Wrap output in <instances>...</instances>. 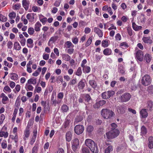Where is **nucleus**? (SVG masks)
Listing matches in <instances>:
<instances>
[{
	"instance_id": "37",
	"label": "nucleus",
	"mask_w": 153,
	"mask_h": 153,
	"mask_svg": "<svg viewBox=\"0 0 153 153\" xmlns=\"http://www.w3.org/2000/svg\"><path fill=\"white\" fill-rule=\"evenodd\" d=\"M141 134L142 135H145L147 132L146 128L144 126H143L141 129Z\"/></svg>"
},
{
	"instance_id": "48",
	"label": "nucleus",
	"mask_w": 153,
	"mask_h": 153,
	"mask_svg": "<svg viewBox=\"0 0 153 153\" xmlns=\"http://www.w3.org/2000/svg\"><path fill=\"white\" fill-rule=\"evenodd\" d=\"M120 46H121L122 48H128V44L126 42H124L121 43Z\"/></svg>"
},
{
	"instance_id": "52",
	"label": "nucleus",
	"mask_w": 153,
	"mask_h": 153,
	"mask_svg": "<svg viewBox=\"0 0 153 153\" xmlns=\"http://www.w3.org/2000/svg\"><path fill=\"white\" fill-rule=\"evenodd\" d=\"M5 118V116L3 114H1L0 116V125L1 124Z\"/></svg>"
},
{
	"instance_id": "46",
	"label": "nucleus",
	"mask_w": 153,
	"mask_h": 153,
	"mask_svg": "<svg viewBox=\"0 0 153 153\" xmlns=\"http://www.w3.org/2000/svg\"><path fill=\"white\" fill-rule=\"evenodd\" d=\"M28 33L30 35H32L34 34V30L33 27H30L28 28Z\"/></svg>"
},
{
	"instance_id": "18",
	"label": "nucleus",
	"mask_w": 153,
	"mask_h": 153,
	"mask_svg": "<svg viewBox=\"0 0 153 153\" xmlns=\"http://www.w3.org/2000/svg\"><path fill=\"white\" fill-rule=\"evenodd\" d=\"M132 23V27L133 29L135 31H138L141 30L142 28L141 26L137 25L134 22H133V19L131 21Z\"/></svg>"
},
{
	"instance_id": "53",
	"label": "nucleus",
	"mask_w": 153,
	"mask_h": 153,
	"mask_svg": "<svg viewBox=\"0 0 153 153\" xmlns=\"http://www.w3.org/2000/svg\"><path fill=\"white\" fill-rule=\"evenodd\" d=\"M76 79H73L71 80L69 82V84L71 85H75L76 83Z\"/></svg>"
},
{
	"instance_id": "56",
	"label": "nucleus",
	"mask_w": 153,
	"mask_h": 153,
	"mask_svg": "<svg viewBox=\"0 0 153 153\" xmlns=\"http://www.w3.org/2000/svg\"><path fill=\"white\" fill-rule=\"evenodd\" d=\"M82 120V118L81 116H78L77 117L76 119L75 122L76 123H78V122H80Z\"/></svg>"
},
{
	"instance_id": "33",
	"label": "nucleus",
	"mask_w": 153,
	"mask_h": 153,
	"mask_svg": "<svg viewBox=\"0 0 153 153\" xmlns=\"http://www.w3.org/2000/svg\"><path fill=\"white\" fill-rule=\"evenodd\" d=\"M62 58L64 60L68 61L70 60L71 57L68 54H65L62 55Z\"/></svg>"
},
{
	"instance_id": "21",
	"label": "nucleus",
	"mask_w": 153,
	"mask_h": 153,
	"mask_svg": "<svg viewBox=\"0 0 153 153\" xmlns=\"http://www.w3.org/2000/svg\"><path fill=\"white\" fill-rule=\"evenodd\" d=\"M37 132V131H34L33 132V134L31 139V141L30 143L31 145H33L35 141L36 137Z\"/></svg>"
},
{
	"instance_id": "35",
	"label": "nucleus",
	"mask_w": 153,
	"mask_h": 153,
	"mask_svg": "<svg viewBox=\"0 0 153 153\" xmlns=\"http://www.w3.org/2000/svg\"><path fill=\"white\" fill-rule=\"evenodd\" d=\"M102 97L104 99H107L109 98L108 91L104 92L102 94Z\"/></svg>"
},
{
	"instance_id": "17",
	"label": "nucleus",
	"mask_w": 153,
	"mask_h": 153,
	"mask_svg": "<svg viewBox=\"0 0 153 153\" xmlns=\"http://www.w3.org/2000/svg\"><path fill=\"white\" fill-rule=\"evenodd\" d=\"M94 31L99 36L101 37L103 36V33L102 31L97 27H94Z\"/></svg>"
},
{
	"instance_id": "28",
	"label": "nucleus",
	"mask_w": 153,
	"mask_h": 153,
	"mask_svg": "<svg viewBox=\"0 0 153 153\" xmlns=\"http://www.w3.org/2000/svg\"><path fill=\"white\" fill-rule=\"evenodd\" d=\"M36 83V79L35 78H30L28 79L27 81V83L30 84L35 85Z\"/></svg>"
},
{
	"instance_id": "12",
	"label": "nucleus",
	"mask_w": 153,
	"mask_h": 153,
	"mask_svg": "<svg viewBox=\"0 0 153 153\" xmlns=\"http://www.w3.org/2000/svg\"><path fill=\"white\" fill-rule=\"evenodd\" d=\"M140 114L141 117L146 118L148 115L147 109L144 108L142 109L140 111Z\"/></svg>"
},
{
	"instance_id": "64",
	"label": "nucleus",
	"mask_w": 153,
	"mask_h": 153,
	"mask_svg": "<svg viewBox=\"0 0 153 153\" xmlns=\"http://www.w3.org/2000/svg\"><path fill=\"white\" fill-rule=\"evenodd\" d=\"M109 98L112 97L115 94V92L113 91H108Z\"/></svg>"
},
{
	"instance_id": "1",
	"label": "nucleus",
	"mask_w": 153,
	"mask_h": 153,
	"mask_svg": "<svg viewBox=\"0 0 153 153\" xmlns=\"http://www.w3.org/2000/svg\"><path fill=\"white\" fill-rule=\"evenodd\" d=\"M85 143L92 153H98V149L97 145L92 140L90 139H86L85 140Z\"/></svg>"
},
{
	"instance_id": "4",
	"label": "nucleus",
	"mask_w": 153,
	"mask_h": 153,
	"mask_svg": "<svg viewBox=\"0 0 153 153\" xmlns=\"http://www.w3.org/2000/svg\"><path fill=\"white\" fill-rule=\"evenodd\" d=\"M141 83L144 86H147L151 82L152 79L150 76L148 74H146L142 77Z\"/></svg>"
},
{
	"instance_id": "20",
	"label": "nucleus",
	"mask_w": 153,
	"mask_h": 153,
	"mask_svg": "<svg viewBox=\"0 0 153 153\" xmlns=\"http://www.w3.org/2000/svg\"><path fill=\"white\" fill-rule=\"evenodd\" d=\"M142 40L144 43H146L151 44L152 42V40L150 39L149 36H144L142 38Z\"/></svg>"
},
{
	"instance_id": "62",
	"label": "nucleus",
	"mask_w": 153,
	"mask_h": 153,
	"mask_svg": "<svg viewBox=\"0 0 153 153\" xmlns=\"http://www.w3.org/2000/svg\"><path fill=\"white\" fill-rule=\"evenodd\" d=\"M13 43L12 42L9 41L7 44L8 48L9 49H11L13 47Z\"/></svg>"
},
{
	"instance_id": "58",
	"label": "nucleus",
	"mask_w": 153,
	"mask_h": 153,
	"mask_svg": "<svg viewBox=\"0 0 153 153\" xmlns=\"http://www.w3.org/2000/svg\"><path fill=\"white\" fill-rule=\"evenodd\" d=\"M26 39L25 38L22 39L19 41L22 46H24L25 45L26 43Z\"/></svg>"
},
{
	"instance_id": "32",
	"label": "nucleus",
	"mask_w": 153,
	"mask_h": 153,
	"mask_svg": "<svg viewBox=\"0 0 153 153\" xmlns=\"http://www.w3.org/2000/svg\"><path fill=\"white\" fill-rule=\"evenodd\" d=\"M10 76L11 79L12 80H16L18 79V76L16 74L14 73L11 74Z\"/></svg>"
},
{
	"instance_id": "22",
	"label": "nucleus",
	"mask_w": 153,
	"mask_h": 153,
	"mask_svg": "<svg viewBox=\"0 0 153 153\" xmlns=\"http://www.w3.org/2000/svg\"><path fill=\"white\" fill-rule=\"evenodd\" d=\"M112 51L109 48H106L103 51V53L106 56H108L111 54Z\"/></svg>"
},
{
	"instance_id": "61",
	"label": "nucleus",
	"mask_w": 153,
	"mask_h": 153,
	"mask_svg": "<svg viewBox=\"0 0 153 153\" xmlns=\"http://www.w3.org/2000/svg\"><path fill=\"white\" fill-rule=\"evenodd\" d=\"M42 16L43 17V18L40 19V21L43 25H45V22H47V18L44 17L43 16Z\"/></svg>"
},
{
	"instance_id": "7",
	"label": "nucleus",
	"mask_w": 153,
	"mask_h": 153,
	"mask_svg": "<svg viewBox=\"0 0 153 153\" xmlns=\"http://www.w3.org/2000/svg\"><path fill=\"white\" fill-rule=\"evenodd\" d=\"M84 126L83 125H77L74 128V131L78 135L82 134L84 131Z\"/></svg>"
},
{
	"instance_id": "13",
	"label": "nucleus",
	"mask_w": 153,
	"mask_h": 153,
	"mask_svg": "<svg viewBox=\"0 0 153 153\" xmlns=\"http://www.w3.org/2000/svg\"><path fill=\"white\" fill-rule=\"evenodd\" d=\"M30 129L29 127V125H28L24 132V135L25 137H23L24 140H25L29 137L30 135Z\"/></svg>"
},
{
	"instance_id": "34",
	"label": "nucleus",
	"mask_w": 153,
	"mask_h": 153,
	"mask_svg": "<svg viewBox=\"0 0 153 153\" xmlns=\"http://www.w3.org/2000/svg\"><path fill=\"white\" fill-rule=\"evenodd\" d=\"M82 68L83 71L84 73H88L90 71L91 68L89 66H85Z\"/></svg>"
},
{
	"instance_id": "25",
	"label": "nucleus",
	"mask_w": 153,
	"mask_h": 153,
	"mask_svg": "<svg viewBox=\"0 0 153 153\" xmlns=\"http://www.w3.org/2000/svg\"><path fill=\"white\" fill-rule=\"evenodd\" d=\"M78 86L79 89H82L85 86V84L82 80H81L78 84Z\"/></svg>"
},
{
	"instance_id": "36",
	"label": "nucleus",
	"mask_w": 153,
	"mask_h": 153,
	"mask_svg": "<svg viewBox=\"0 0 153 153\" xmlns=\"http://www.w3.org/2000/svg\"><path fill=\"white\" fill-rule=\"evenodd\" d=\"M8 133L7 132H4L3 131H0V137H4V138H7L8 137Z\"/></svg>"
},
{
	"instance_id": "29",
	"label": "nucleus",
	"mask_w": 153,
	"mask_h": 153,
	"mask_svg": "<svg viewBox=\"0 0 153 153\" xmlns=\"http://www.w3.org/2000/svg\"><path fill=\"white\" fill-rule=\"evenodd\" d=\"M14 48L15 49L18 51H19L21 49V46L18 42H16L14 43Z\"/></svg>"
},
{
	"instance_id": "40",
	"label": "nucleus",
	"mask_w": 153,
	"mask_h": 153,
	"mask_svg": "<svg viewBox=\"0 0 153 153\" xmlns=\"http://www.w3.org/2000/svg\"><path fill=\"white\" fill-rule=\"evenodd\" d=\"M113 150L112 146H108L107 148L105 149V153H110V152L112 151Z\"/></svg>"
},
{
	"instance_id": "54",
	"label": "nucleus",
	"mask_w": 153,
	"mask_h": 153,
	"mask_svg": "<svg viewBox=\"0 0 153 153\" xmlns=\"http://www.w3.org/2000/svg\"><path fill=\"white\" fill-rule=\"evenodd\" d=\"M7 91L9 93L10 92L11 90L10 88L8 86H5L3 89V91L4 92V91Z\"/></svg>"
},
{
	"instance_id": "38",
	"label": "nucleus",
	"mask_w": 153,
	"mask_h": 153,
	"mask_svg": "<svg viewBox=\"0 0 153 153\" xmlns=\"http://www.w3.org/2000/svg\"><path fill=\"white\" fill-rule=\"evenodd\" d=\"M93 37L92 36H91L89 37L87 42H86L85 44V46L86 47L88 46L89 45L91 44V43L92 39H93Z\"/></svg>"
},
{
	"instance_id": "41",
	"label": "nucleus",
	"mask_w": 153,
	"mask_h": 153,
	"mask_svg": "<svg viewBox=\"0 0 153 153\" xmlns=\"http://www.w3.org/2000/svg\"><path fill=\"white\" fill-rule=\"evenodd\" d=\"M85 100L89 103H90L91 101V98L90 95L87 94L85 95Z\"/></svg>"
},
{
	"instance_id": "27",
	"label": "nucleus",
	"mask_w": 153,
	"mask_h": 153,
	"mask_svg": "<svg viewBox=\"0 0 153 153\" xmlns=\"http://www.w3.org/2000/svg\"><path fill=\"white\" fill-rule=\"evenodd\" d=\"M86 129V132L88 134H90L93 131L94 128L92 126L89 125L87 127Z\"/></svg>"
},
{
	"instance_id": "49",
	"label": "nucleus",
	"mask_w": 153,
	"mask_h": 153,
	"mask_svg": "<svg viewBox=\"0 0 153 153\" xmlns=\"http://www.w3.org/2000/svg\"><path fill=\"white\" fill-rule=\"evenodd\" d=\"M9 16L11 19H14L16 17V14L15 12H11L9 14Z\"/></svg>"
},
{
	"instance_id": "50",
	"label": "nucleus",
	"mask_w": 153,
	"mask_h": 153,
	"mask_svg": "<svg viewBox=\"0 0 153 153\" xmlns=\"http://www.w3.org/2000/svg\"><path fill=\"white\" fill-rule=\"evenodd\" d=\"M72 41L73 43L75 44H76L78 42V39L77 37L75 36L72 38Z\"/></svg>"
},
{
	"instance_id": "11",
	"label": "nucleus",
	"mask_w": 153,
	"mask_h": 153,
	"mask_svg": "<svg viewBox=\"0 0 153 153\" xmlns=\"http://www.w3.org/2000/svg\"><path fill=\"white\" fill-rule=\"evenodd\" d=\"M1 97L2 98V102L3 104H7L9 102V99L7 96L4 93H2L1 95Z\"/></svg>"
},
{
	"instance_id": "60",
	"label": "nucleus",
	"mask_w": 153,
	"mask_h": 153,
	"mask_svg": "<svg viewBox=\"0 0 153 153\" xmlns=\"http://www.w3.org/2000/svg\"><path fill=\"white\" fill-rule=\"evenodd\" d=\"M14 9L17 10L19 9L21 7V4L19 3L17 4L14 5Z\"/></svg>"
},
{
	"instance_id": "8",
	"label": "nucleus",
	"mask_w": 153,
	"mask_h": 153,
	"mask_svg": "<svg viewBox=\"0 0 153 153\" xmlns=\"http://www.w3.org/2000/svg\"><path fill=\"white\" fill-rule=\"evenodd\" d=\"M72 149L74 152L76 151L79 144V141L77 138H74L72 142Z\"/></svg>"
},
{
	"instance_id": "24",
	"label": "nucleus",
	"mask_w": 153,
	"mask_h": 153,
	"mask_svg": "<svg viewBox=\"0 0 153 153\" xmlns=\"http://www.w3.org/2000/svg\"><path fill=\"white\" fill-rule=\"evenodd\" d=\"M42 25L39 22H37L35 25L34 30L37 32L40 31V27Z\"/></svg>"
},
{
	"instance_id": "9",
	"label": "nucleus",
	"mask_w": 153,
	"mask_h": 153,
	"mask_svg": "<svg viewBox=\"0 0 153 153\" xmlns=\"http://www.w3.org/2000/svg\"><path fill=\"white\" fill-rule=\"evenodd\" d=\"M136 56L137 59L140 61H142L143 59V54L142 51L138 50L136 53Z\"/></svg>"
},
{
	"instance_id": "16",
	"label": "nucleus",
	"mask_w": 153,
	"mask_h": 153,
	"mask_svg": "<svg viewBox=\"0 0 153 153\" xmlns=\"http://www.w3.org/2000/svg\"><path fill=\"white\" fill-rule=\"evenodd\" d=\"M22 4L23 7L27 10L29 8L30 2L27 0H23L22 1Z\"/></svg>"
},
{
	"instance_id": "55",
	"label": "nucleus",
	"mask_w": 153,
	"mask_h": 153,
	"mask_svg": "<svg viewBox=\"0 0 153 153\" xmlns=\"http://www.w3.org/2000/svg\"><path fill=\"white\" fill-rule=\"evenodd\" d=\"M83 153H89V151L88 148L86 147H84L82 149Z\"/></svg>"
},
{
	"instance_id": "19",
	"label": "nucleus",
	"mask_w": 153,
	"mask_h": 153,
	"mask_svg": "<svg viewBox=\"0 0 153 153\" xmlns=\"http://www.w3.org/2000/svg\"><path fill=\"white\" fill-rule=\"evenodd\" d=\"M35 14L33 13H29L27 14L26 16L27 18L28 19L30 22H32L34 21V16Z\"/></svg>"
},
{
	"instance_id": "3",
	"label": "nucleus",
	"mask_w": 153,
	"mask_h": 153,
	"mask_svg": "<svg viewBox=\"0 0 153 153\" xmlns=\"http://www.w3.org/2000/svg\"><path fill=\"white\" fill-rule=\"evenodd\" d=\"M101 114L104 118L108 119L111 118L115 114L112 111L107 108H104L102 109Z\"/></svg>"
},
{
	"instance_id": "59",
	"label": "nucleus",
	"mask_w": 153,
	"mask_h": 153,
	"mask_svg": "<svg viewBox=\"0 0 153 153\" xmlns=\"http://www.w3.org/2000/svg\"><path fill=\"white\" fill-rule=\"evenodd\" d=\"M127 31L128 35L130 36H131L132 35L133 30L131 28L128 27L127 28Z\"/></svg>"
},
{
	"instance_id": "10",
	"label": "nucleus",
	"mask_w": 153,
	"mask_h": 153,
	"mask_svg": "<svg viewBox=\"0 0 153 153\" xmlns=\"http://www.w3.org/2000/svg\"><path fill=\"white\" fill-rule=\"evenodd\" d=\"M117 109L119 113L123 114L125 112L126 107L124 105H120L117 107Z\"/></svg>"
},
{
	"instance_id": "57",
	"label": "nucleus",
	"mask_w": 153,
	"mask_h": 153,
	"mask_svg": "<svg viewBox=\"0 0 153 153\" xmlns=\"http://www.w3.org/2000/svg\"><path fill=\"white\" fill-rule=\"evenodd\" d=\"M39 9H40V7L35 6H33L32 7V10L34 12H37Z\"/></svg>"
},
{
	"instance_id": "30",
	"label": "nucleus",
	"mask_w": 153,
	"mask_h": 153,
	"mask_svg": "<svg viewBox=\"0 0 153 153\" xmlns=\"http://www.w3.org/2000/svg\"><path fill=\"white\" fill-rule=\"evenodd\" d=\"M72 135L71 132H68L66 134V138L67 141L69 142L71 139Z\"/></svg>"
},
{
	"instance_id": "39",
	"label": "nucleus",
	"mask_w": 153,
	"mask_h": 153,
	"mask_svg": "<svg viewBox=\"0 0 153 153\" xmlns=\"http://www.w3.org/2000/svg\"><path fill=\"white\" fill-rule=\"evenodd\" d=\"M61 109L63 112H67L69 109V108L66 105H63L61 107Z\"/></svg>"
},
{
	"instance_id": "14",
	"label": "nucleus",
	"mask_w": 153,
	"mask_h": 153,
	"mask_svg": "<svg viewBox=\"0 0 153 153\" xmlns=\"http://www.w3.org/2000/svg\"><path fill=\"white\" fill-rule=\"evenodd\" d=\"M146 108L147 110L152 111L153 110V102L152 100H149L146 103Z\"/></svg>"
},
{
	"instance_id": "26",
	"label": "nucleus",
	"mask_w": 153,
	"mask_h": 153,
	"mask_svg": "<svg viewBox=\"0 0 153 153\" xmlns=\"http://www.w3.org/2000/svg\"><path fill=\"white\" fill-rule=\"evenodd\" d=\"M25 88L27 91H32L33 87L31 84L27 83L25 85Z\"/></svg>"
},
{
	"instance_id": "31",
	"label": "nucleus",
	"mask_w": 153,
	"mask_h": 153,
	"mask_svg": "<svg viewBox=\"0 0 153 153\" xmlns=\"http://www.w3.org/2000/svg\"><path fill=\"white\" fill-rule=\"evenodd\" d=\"M144 59L147 62L149 63L151 60L152 57L149 54L146 53L145 55Z\"/></svg>"
},
{
	"instance_id": "2",
	"label": "nucleus",
	"mask_w": 153,
	"mask_h": 153,
	"mask_svg": "<svg viewBox=\"0 0 153 153\" xmlns=\"http://www.w3.org/2000/svg\"><path fill=\"white\" fill-rule=\"evenodd\" d=\"M120 131L117 129H111L106 133L104 137L108 139H111L117 137Z\"/></svg>"
},
{
	"instance_id": "5",
	"label": "nucleus",
	"mask_w": 153,
	"mask_h": 153,
	"mask_svg": "<svg viewBox=\"0 0 153 153\" xmlns=\"http://www.w3.org/2000/svg\"><path fill=\"white\" fill-rule=\"evenodd\" d=\"M96 77L90 74L87 77V80L89 79V83L91 86L94 88L97 87V83L95 81Z\"/></svg>"
},
{
	"instance_id": "43",
	"label": "nucleus",
	"mask_w": 153,
	"mask_h": 153,
	"mask_svg": "<svg viewBox=\"0 0 153 153\" xmlns=\"http://www.w3.org/2000/svg\"><path fill=\"white\" fill-rule=\"evenodd\" d=\"M147 91L150 94H153V85H151L149 86L148 87Z\"/></svg>"
},
{
	"instance_id": "63",
	"label": "nucleus",
	"mask_w": 153,
	"mask_h": 153,
	"mask_svg": "<svg viewBox=\"0 0 153 153\" xmlns=\"http://www.w3.org/2000/svg\"><path fill=\"white\" fill-rule=\"evenodd\" d=\"M116 40H120L121 39V36L119 33H117L115 36Z\"/></svg>"
},
{
	"instance_id": "47",
	"label": "nucleus",
	"mask_w": 153,
	"mask_h": 153,
	"mask_svg": "<svg viewBox=\"0 0 153 153\" xmlns=\"http://www.w3.org/2000/svg\"><path fill=\"white\" fill-rule=\"evenodd\" d=\"M0 20L1 21L6 22L7 20V18L1 14H0Z\"/></svg>"
},
{
	"instance_id": "51",
	"label": "nucleus",
	"mask_w": 153,
	"mask_h": 153,
	"mask_svg": "<svg viewBox=\"0 0 153 153\" xmlns=\"http://www.w3.org/2000/svg\"><path fill=\"white\" fill-rule=\"evenodd\" d=\"M11 137V138L13 139L14 140L15 142L16 143L18 141V136L17 135V134H14V135H11L10 136Z\"/></svg>"
},
{
	"instance_id": "42",
	"label": "nucleus",
	"mask_w": 153,
	"mask_h": 153,
	"mask_svg": "<svg viewBox=\"0 0 153 153\" xmlns=\"http://www.w3.org/2000/svg\"><path fill=\"white\" fill-rule=\"evenodd\" d=\"M82 71L81 68L79 67L77 69L76 73L75 74L78 76H80L82 75Z\"/></svg>"
},
{
	"instance_id": "45",
	"label": "nucleus",
	"mask_w": 153,
	"mask_h": 153,
	"mask_svg": "<svg viewBox=\"0 0 153 153\" xmlns=\"http://www.w3.org/2000/svg\"><path fill=\"white\" fill-rule=\"evenodd\" d=\"M108 45V42L106 40H103L102 42V46L104 48L107 47Z\"/></svg>"
},
{
	"instance_id": "15",
	"label": "nucleus",
	"mask_w": 153,
	"mask_h": 153,
	"mask_svg": "<svg viewBox=\"0 0 153 153\" xmlns=\"http://www.w3.org/2000/svg\"><path fill=\"white\" fill-rule=\"evenodd\" d=\"M58 38V36H54L51 37L48 42V46H51L52 44L56 41Z\"/></svg>"
},
{
	"instance_id": "44",
	"label": "nucleus",
	"mask_w": 153,
	"mask_h": 153,
	"mask_svg": "<svg viewBox=\"0 0 153 153\" xmlns=\"http://www.w3.org/2000/svg\"><path fill=\"white\" fill-rule=\"evenodd\" d=\"M66 44L67 47L68 48H70L71 47L73 48L74 47V45L70 41H67Z\"/></svg>"
},
{
	"instance_id": "23",
	"label": "nucleus",
	"mask_w": 153,
	"mask_h": 153,
	"mask_svg": "<svg viewBox=\"0 0 153 153\" xmlns=\"http://www.w3.org/2000/svg\"><path fill=\"white\" fill-rule=\"evenodd\" d=\"M148 147L150 149L153 148V137H150L149 138Z\"/></svg>"
},
{
	"instance_id": "6",
	"label": "nucleus",
	"mask_w": 153,
	"mask_h": 153,
	"mask_svg": "<svg viewBox=\"0 0 153 153\" xmlns=\"http://www.w3.org/2000/svg\"><path fill=\"white\" fill-rule=\"evenodd\" d=\"M131 98V95L128 93L123 94L119 98V101L122 102H126L129 101Z\"/></svg>"
}]
</instances>
